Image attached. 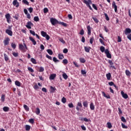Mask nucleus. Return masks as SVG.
<instances>
[{"label":"nucleus","mask_w":131,"mask_h":131,"mask_svg":"<svg viewBox=\"0 0 131 131\" xmlns=\"http://www.w3.org/2000/svg\"><path fill=\"white\" fill-rule=\"evenodd\" d=\"M83 3L84 4H85V5H86L88 8H89L90 10H93V8H92V7L90 5H92V4L91 0H88V1L83 0Z\"/></svg>","instance_id":"obj_1"},{"label":"nucleus","mask_w":131,"mask_h":131,"mask_svg":"<svg viewBox=\"0 0 131 131\" xmlns=\"http://www.w3.org/2000/svg\"><path fill=\"white\" fill-rule=\"evenodd\" d=\"M50 22L51 24L53 26L57 25V24H59V21L57 20L56 18H51L50 19Z\"/></svg>","instance_id":"obj_2"},{"label":"nucleus","mask_w":131,"mask_h":131,"mask_svg":"<svg viewBox=\"0 0 131 131\" xmlns=\"http://www.w3.org/2000/svg\"><path fill=\"white\" fill-rule=\"evenodd\" d=\"M41 35H42V36H43V37H46L47 40H49L50 39V36L48 35V34H47V32L43 31H41Z\"/></svg>","instance_id":"obj_3"},{"label":"nucleus","mask_w":131,"mask_h":131,"mask_svg":"<svg viewBox=\"0 0 131 131\" xmlns=\"http://www.w3.org/2000/svg\"><path fill=\"white\" fill-rule=\"evenodd\" d=\"M104 53L106 55V57L108 59H111V58H112V56L111 55V54H110V52L108 49H105Z\"/></svg>","instance_id":"obj_4"},{"label":"nucleus","mask_w":131,"mask_h":131,"mask_svg":"<svg viewBox=\"0 0 131 131\" xmlns=\"http://www.w3.org/2000/svg\"><path fill=\"white\" fill-rule=\"evenodd\" d=\"M19 49L23 52V53H25L26 52V50H25V46L22 44L18 45Z\"/></svg>","instance_id":"obj_5"},{"label":"nucleus","mask_w":131,"mask_h":131,"mask_svg":"<svg viewBox=\"0 0 131 131\" xmlns=\"http://www.w3.org/2000/svg\"><path fill=\"white\" fill-rule=\"evenodd\" d=\"M87 30H88V35H92V28L91 27V26L88 25L86 27Z\"/></svg>","instance_id":"obj_6"},{"label":"nucleus","mask_w":131,"mask_h":131,"mask_svg":"<svg viewBox=\"0 0 131 131\" xmlns=\"http://www.w3.org/2000/svg\"><path fill=\"white\" fill-rule=\"evenodd\" d=\"M79 107L80 108H82V104L80 102L77 103V106L76 107V109L77 111H79V110H80Z\"/></svg>","instance_id":"obj_7"},{"label":"nucleus","mask_w":131,"mask_h":131,"mask_svg":"<svg viewBox=\"0 0 131 131\" xmlns=\"http://www.w3.org/2000/svg\"><path fill=\"white\" fill-rule=\"evenodd\" d=\"M5 18L7 19L8 23H10V21H11V15L10 13H7L5 15Z\"/></svg>","instance_id":"obj_8"},{"label":"nucleus","mask_w":131,"mask_h":131,"mask_svg":"<svg viewBox=\"0 0 131 131\" xmlns=\"http://www.w3.org/2000/svg\"><path fill=\"white\" fill-rule=\"evenodd\" d=\"M3 42L4 43V46H8V45L10 43V39L9 37L6 38Z\"/></svg>","instance_id":"obj_9"},{"label":"nucleus","mask_w":131,"mask_h":131,"mask_svg":"<svg viewBox=\"0 0 131 131\" xmlns=\"http://www.w3.org/2000/svg\"><path fill=\"white\" fill-rule=\"evenodd\" d=\"M121 95H122V97L124 98V99H127L128 98V95L126 93H124L123 91L121 92Z\"/></svg>","instance_id":"obj_10"},{"label":"nucleus","mask_w":131,"mask_h":131,"mask_svg":"<svg viewBox=\"0 0 131 131\" xmlns=\"http://www.w3.org/2000/svg\"><path fill=\"white\" fill-rule=\"evenodd\" d=\"M124 33L126 35H127V34H130L131 29L129 28H126L124 31Z\"/></svg>","instance_id":"obj_11"},{"label":"nucleus","mask_w":131,"mask_h":131,"mask_svg":"<svg viewBox=\"0 0 131 131\" xmlns=\"http://www.w3.org/2000/svg\"><path fill=\"white\" fill-rule=\"evenodd\" d=\"M32 25H33V24H32L31 21H28L26 27L27 28H28V29H31V26Z\"/></svg>","instance_id":"obj_12"},{"label":"nucleus","mask_w":131,"mask_h":131,"mask_svg":"<svg viewBox=\"0 0 131 131\" xmlns=\"http://www.w3.org/2000/svg\"><path fill=\"white\" fill-rule=\"evenodd\" d=\"M112 7L114 8L115 13H117V6L116 5V3H115V2H113Z\"/></svg>","instance_id":"obj_13"},{"label":"nucleus","mask_w":131,"mask_h":131,"mask_svg":"<svg viewBox=\"0 0 131 131\" xmlns=\"http://www.w3.org/2000/svg\"><path fill=\"white\" fill-rule=\"evenodd\" d=\"M6 33L8 34V35H10V36H12L13 35V31H12L10 30L7 29L6 30Z\"/></svg>","instance_id":"obj_14"},{"label":"nucleus","mask_w":131,"mask_h":131,"mask_svg":"<svg viewBox=\"0 0 131 131\" xmlns=\"http://www.w3.org/2000/svg\"><path fill=\"white\" fill-rule=\"evenodd\" d=\"M106 77L107 80H111V78H112V76L110 73L106 74Z\"/></svg>","instance_id":"obj_15"},{"label":"nucleus","mask_w":131,"mask_h":131,"mask_svg":"<svg viewBox=\"0 0 131 131\" xmlns=\"http://www.w3.org/2000/svg\"><path fill=\"white\" fill-rule=\"evenodd\" d=\"M13 6H15L16 8H18L19 7V3L17 0H14L13 2Z\"/></svg>","instance_id":"obj_16"},{"label":"nucleus","mask_w":131,"mask_h":131,"mask_svg":"<svg viewBox=\"0 0 131 131\" xmlns=\"http://www.w3.org/2000/svg\"><path fill=\"white\" fill-rule=\"evenodd\" d=\"M29 39H30V40H31V41H32V42L33 45H34V46H35V45H36V41H35V40H34V39L33 38H32V37H30Z\"/></svg>","instance_id":"obj_17"},{"label":"nucleus","mask_w":131,"mask_h":131,"mask_svg":"<svg viewBox=\"0 0 131 131\" xmlns=\"http://www.w3.org/2000/svg\"><path fill=\"white\" fill-rule=\"evenodd\" d=\"M3 111H4V112H9V111H10V107L8 106H4L3 107Z\"/></svg>","instance_id":"obj_18"},{"label":"nucleus","mask_w":131,"mask_h":131,"mask_svg":"<svg viewBox=\"0 0 131 131\" xmlns=\"http://www.w3.org/2000/svg\"><path fill=\"white\" fill-rule=\"evenodd\" d=\"M91 49H92L91 47H84V50L85 52L86 53H90V51H91Z\"/></svg>","instance_id":"obj_19"},{"label":"nucleus","mask_w":131,"mask_h":131,"mask_svg":"<svg viewBox=\"0 0 131 131\" xmlns=\"http://www.w3.org/2000/svg\"><path fill=\"white\" fill-rule=\"evenodd\" d=\"M11 47L12 48V49H13V50H15L17 47V45H16V43L13 42L12 43H11Z\"/></svg>","instance_id":"obj_20"},{"label":"nucleus","mask_w":131,"mask_h":131,"mask_svg":"<svg viewBox=\"0 0 131 131\" xmlns=\"http://www.w3.org/2000/svg\"><path fill=\"white\" fill-rule=\"evenodd\" d=\"M83 106H84V108H88V107L89 106V103L87 101H84L83 102Z\"/></svg>","instance_id":"obj_21"},{"label":"nucleus","mask_w":131,"mask_h":131,"mask_svg":"<svg viewBox=\"0 0 131 131\" xmlns=\"http://www.w3.org/2000/svg\"><path fill=\"white\" fill-rule=\"evenodd\" d=\"M102 95L105 98H106V99H110V95H106V93L104 92H102Z\"/></svg>","instance_id":"obj_22"},{"label":"nucleus","mask_w":131,"mask_h":131,"mask_svg":"<svg viewBox=\"0 0 131 131\" xmlns=\"http://www.w3.org/2000/svg\"><path fill=\"white\" fill-rule=\"evenodd\" d=\"M4 56L5 60L6 61V62H8V61H9V56L6 53L4 54Z\"/></svg>","instance_id":"obj_23"},{"label":"nucleus","mask_w":131,"mask_h":131,"mask_svg":"<svg viewBox=\"0 0 131 131\" xmlns=\"http://www.w3.org/2000/svg\"><path fill=\"white\" fill-rule=\"evenodd\" d=\"M55 77H56V74H51L50 75L49 78L51 80H53L55 79Z\"/></svg>","instance_id":"obj_24"},{"label":"nucleus","mask_w":131,"mask_h":131,"mask_svg":"<svg viewBox=\"0 0 131 131\" xmlns=\"http://www.w3.org/2000/svg\"><path fill=\"white\" fill-rule=\"evenodd\" d=\"M58 57L59 60H63L64 59V55L62 54H59Z\"/></svg>","instance_id":"obj_25"},{"label":"nucleus","mask_w":131,"mask_h":131,"mask_svg":"<svg viewBox=\"0 0 131 131\" xmlns=\"http://www.w3.org/2000/svg\"><path fill=\"white\" fill-rule=\"evenodd\" d=\"M90 109L91 110H95V105H94V103L93 102L90 103Z\"/></svg>","instance_id":"obj_26"},{"label":"nucleus","mask_w":131,"mask_h":131,"mask_svg":"<svg viewBox=\"0 0 131 131\" xmlns=\"http://www.w3.org/2000/svg\"><path fill=\"white\" fill-rule=\"evenodd\" d=\"M15 84L17 86H21V83L20 82V81H19L18 80H16L15 81Z\"/></svg>","instance_id":"obj_27"},{"label":"nucleus","mask_w":131,"mask_h":131,"mask_svg":"<svg viewBox=\"0 0 131 131\" xmlns=\"http://www.w3.org/2000/svg\"><path fill=\"white\" fill-rule=\"evenodd\" d=\"M58 24L60 25H62V26H64V27H67V24L64 22L58 21Z\"/></svg>","instance_id":"obj_28"},{"label":"nucleus","mask_w":131,"mask_h":131,"mask_svg":"<svg viewBox=\"0 0 131 131\" xmlns=\"http://www.w3.org/2000/svg\"><path fill=\"white\" fill-rule=\"evenodd\" d=\"M24 108L25 110H26L27 111V112H28V111H29V107H28L27 106V105L24 104Z\"/></svg>","instance_id":"obj_29"},{"label":"nucleus","mask_w":131,"mask_h":131,"mask_svg":"<svg viewBox=\"0 0 131 131\" xmlns=\"http://www.w3.org/2000/svg\"><path fill=\"white\" fill-rule=\"evenodd\" d=\"M79 60H80V62L81 63H85V61L86 60H85V59L84 58L81 57V58H79Z\"/></svg>","instance_id":"obj_30"},{"label":"nucleus","mask_w":131,"mask_h":131,"mask_svg":"<svg viewBox=\"0 0 131 131\" xmlns=\"http://www.w3.org/2000/svg\"><path fill=\"white\" fill-rule=\"evenodd\" d=\"M31 61L32 62V63H33V64H37L36 60H35V59L33 58H31Z\"/></svg>","instance_id":"obj_31"},{"label":"nucleus","mask_w":131,"mask_h":131,"mask_svg":"<svg viewBox=\"0 0 131 131\" xmlns=\"http://www.w3.org/2000/svg\"><path fill=\"white\" fill-rule=\"evenodd\" d=\"M94 40H95V38L93 36L91 37L90 39V42L91 45H93V42H94Z\"/></svg>","instance_id":"obj_32"},{"label":"nucleus","mask_w":131,"mask_h":131,"mask_svg":"<svg viewBox=\"0 0 131 131\" xmlns=\"http://www.w3.org/2000/svg\"><path fill=\"white\" fill-rule=\"evenodd\" d=\"M35 113L36 114H37V115H38L40 113V110H39V108L38 107L36 108Z\"/></svg>","instance_id":"obj_33"},{"label":"nucleus","mask_w":131,"mask_h":131,"mask_svg":"<svg viewBox=\"0 0 131 131\" xmlns=\"http://www.w3.org/2000/svg\"><path fill=\"white\" fill-rule=\"evenodd\" d=\"M125 74L126 75H127V76H130L131 73H130V72H129V71L126 70L125 71Z\"/></svg>","instance_id":"obj_34"},{"label":"nucleus","mask_w":131,"mask_h":131,"mask_svg":"<svg viewBox=\"0 0 131 131\" xmlns=\"http://www.w3.org/2000/svg\"><path fill=\"white\" fill-rule=\"evenodd\" d=\"M28 70L29 71V72H31V73H33V72H34V70H33V69L31 67H28Z\"/></svg>","instance_id":"obj_35"},{"label":"nucleus","mask_w":131,"mask_h":131,"mask_svg":"<svg viewBox=\"0 0 131 131\" xmlns=\"http://www.w3.org/2000/svg\"><path fill=\"white\" fill-rule=\"evenodd\" d=\"M53 62H55V63H58V62H60L59 60L57 59V58L54 57L53 58Z\"/></svg>","instance_id":"obj_36"},{"label":"nucleus","mask_w":131,"mask_h":131,"mask_svg":"<svg viewBox=\"0 0 131 131\" xmlns=\"http://www.w3.org/2000/svg\"><path fill=\"white\" fill-rule=\"evenodd\" d=\"M104 17H105L106 21H109V20H110V18H109V16H108V14H107V13H104Z\"/></svg>","instance_id":"obj_37"},{"label":"nucleus","mask_w":131,"mask_h":131,"mask_svg":"<svg viewBox=\"0 0 131 131\" xmlns=\"http://www.w3.org/2000/svg\"><path fill=\"white\" fill-rule=\"evenodd\" d=\"M62 63L64 65H67V64H68V60L67 59H64L62 60Z\"/></svg>","instance_id":"obj_38"},{"label":"nucleus","mask_w":131,"mask_h":131,"mask_svg":"<svg viewBox=\"0 0 131 131\" xmlns=\"http://www.w3.org/2000/svg\"><path fill=\"white\" fill-rule=\"evenodd\" d=\"M39 72H43L45 71V68L42 67H40L39 69Z\"/></svg>","instance_id":"obj_39"},{"label":"nucleus","mask_w":131,"mask_h":131,"mask_svg":"<svg viewBox=\"0 0 131 131\" xmlns=\"http://www.w3.org/2000/svg\"><path fill=\"white\" fill-rule=\"evenodd\" d=\"M34 21H35V22H38V21H39V18L38 17V16H35L34 17Z\"/></svg>","instance_id":"obj_40"},{"label":"nucleus","mask_w":131,"mask_h":131,"mask_svg":"<svg viewBox=\"0 0 131 131\" xmlns=\"http://www.w3.org/2000/svg\"><path fill=\"white\" fill-rule=\"evenodd\" d=\"M50 90H51V93H54V92H55V91H56V88L53 87V86H51Z\"/></svg>","instance_id":"obj_41"},{"label":"nucleus","mask_w":131,"mask_h":131,"mask_svg":"<svg viewBox=\"0 0 131 131\" xmlns=\"http://www.w3.org/2000/svg\"><path fill=\"white\" fill-rule=\"evenodd\" d=\"M100 51L102 53H104V52H105V51H106V50H105V47H104V46H101L100 47Z\"/></svg>","instance_id":"obj_42"},{"label":"nucleus","mask_w":131,"mask_h":131,"mask_svg":"<svg viewBox=\"0 0 131 131\" xmlns=\"http://www.w3.org/2000/svg\"><path fill=\"white\" fill-rule=\"evenodd\" d=\"M47 52L49 54V55H53V51L51 49H48Z\"/></svg>","instance_id":"obj_43"},{"label":"nucleus","mask_w":131,"mask_h":131,"mask_svg":"<svg viewBox=\"0 0 131 131\" xmlns=\"http://www.w3.org/2000/svg\"><path fill=\"white\" fill-rule=\"evenodd\" d=\"M29 122L30 123H31L32 124H33L34 123V119H32V118L30 119L29 120Z\"/></svg>","instance_id":"obj_44"},{"label":"nucleus","mask_w":131,"mask_h":131,"mask_svg":"<svg viewBox=\"0 0 131 131\" xmlns=\"http://www.w3.org/2000/svg\"><path fill=\"white\" fill-rule=\"evenodd\" d=\"M79 34H80V35H83L84 34V30H83V29H82L80 31Z\"/></svg>","instance_id":"obj_45"},{"label":"nucleus","mask_w":131,"mask_h":131,"mask_svg":"<svg viewBox=\"0 0 131 131\" xmlns=\"http://www.w3.org/2000/svg\"><path fill=\"white\" fill-rule=\"evenodd\" d=\"M12 55L13 56H14V57H18V56H19V54L17 52L16 53L15 52L12 53Z\"/></svg>","instance_id":"obj_46"},{"label":"nucleus","mask_w":131,"mask_h":131,"mask_svg":"<svg viewBox=\"0 0 131 131\" xmlns=\"http://www.w3.org/2000/svg\"><path fill=\"white\" fill-rule=\"evenodd\" d=\"M31 127L29 125H26V130H30Z\"/></svg>","instance_id":"obj_47"},{"label":"nucleus","mask_w":131,"mask_h":131,"mask_svg":"<svg viewBox=\"0 0 131 131\" xmlns=\"http://www.w3.org/2000/svg\"><path fill=\"white\" fill-rule=\"evenodd\" d=\"M62 77L64 79H67V78H68V76L67 75V74H66V73H63L62 74Z\"/></svg>","instance_id":"obj_48"},{"label":"nucleus","mask_w":131,"mask_h":131,"mask_svg":"<svg viewBox=\"0 0 131 131\" xmlns=\"http://www.w3.org/2000/svg\"><path fill=\"white\" fill-rule=\"evenodd\" d=\"M23 3L27 6H29V3L28 1H27V0H23Z\"/></svg>","instance_id":"obj_49"},{"label":"nucleus","mask_w":131,"mask_h":131,"mask_svg":"<svg viewBox=\"0 0 131 131\" xmlns=\"http://www.w3.org/2000/svg\"><path fill=\"white\" fill-rule=\"evenodd\" d=\"M107 125L108 128H111L112 127V124H111V123L110 122H107Z\"/></svg>","instance_id":"obj_50"},{"label":"nucleus","mask_w":131,"mask_h":131,"mask_svg":"<svg viewBox=\"0 0 131 131\" xmlns=\"http://www.w3.org/2000/svg\"><path fill=\"white\" fill-rule=\"evenodd\" d=\"M92 18L95 23H99V20H98L96 17H93Z\"/></svg>","instance_id":"obj_51"},{"label":"nucleus","mask_w":131,"mask_h":131,"mask_svg":"<svg viewBox=\"0 0 131 131\" xmlns=\"http://www.w3.org/2000/svg\"><path fill=\"white\" fill-rule=\"evenodd\" d=\"M30 33H31V34H32V35H33V36H35V32H34V31H32L31 30H30Z\"/></svg>","instance_id":"obj_52"},{"label":"nucleus","mask_w":131,"mask_h":131,"mask_svg":"<svg viewBox=\"0 0 131 131\" xmlns=\"http://www.w3.org/2000/svg\"><path fill=\"white\" fill-rule=\"evenodd\" d=\"M108 63L110 64L111 66H113L114 64V63H113V61L111 60H108Z\"/></svg>","instance_id":"obj_53"},{"label":"nucleus","mask_w":131,"mask_h":131,"mask_svg":"<svg viewBox=\"0 0 131 131\" xmlns=\"http://www.w3.org/2000/svg\"><path fill=\"white\" fill-rule=\"evenodd\" d=\"M33 88H34V90H38V89H39V87L38 86V85H37V83H36L34 85Z\"/></svg>","instance_id":"obj_54"},{"label":"nucleus","mask_w":131,"mask_h":131,"mask_svg":"<svg viewBox=\"0 0 131 131\" xmlns=\"http://www.w3.org/2000/svg\"><path fill=\"white\" fill-rule=\"evenodd\" d=\"M1 101L2 102H5V95L2 94L1 96Z\"/></svg>","instance_id":"obj_55"},{"label":"nucleus","mask_w":131,"mask_h":131,"mask_svg":"<svg viewBox=\"0 0 131 131\" xmlns=\"http://www.w3.org/2000/svg\"><path fill=\"white\" fill-rule=\"evenodd\" d=\"M121 121H122L124 123L126 122V120H125V118H124V117H121Z\"/></svg>","instance_id":"obj_56"},{"label":"nucleus","mask_w":131,"mask_h":131,"mask_svg":"<svg viewBox=\"0 0 131 131\" xmlns=\"http://www.w3.org/2000/svg\"><path fill=\"white\" fill-rule=\"evenodd\" d=\"M61 102H62L63 103V104H65V103H66V98L62 97V98L61 99Z\"/></svg>","instance_id":"obj_57"},{"label":"nucleus","mask_w":131,"mask_h":131,"mask_svg":"<svg viewBox=\"0 0 131 131\" xmlns=\"http://www.w3.org/2000/svg\"><path fill=\"white\" fill-rule=\"evenodd\" d=\"M68 106L69 107V108H73V107H74V105H73V103H70L68 104Z\"/></svg>","instance_id":"obj_58"},{"label":"nucleus","mask_w":131,"mask_h":131,"mask_svg":"<svg viewBox=\"0 0 131 131\" xmlns=\"http://www.w3.org/2000/svg\"><path fill=\"white\" fill-rule=\"evenodd\" d=\"M59 40L60 41V42H62V43H66L65 40H64L63 38H60Z\"/></svg>","instance_id":"obj_59"},{"label":"nucleus","mask_w":131,"mask_h":131,"mask_svg":"<svg viewBox=\"0 0 131 131\" xmlns=\"http://www.w3.org/2000/svg\"><path fill=\"white\" fill-rule=\"evenodd\" d=\"M48 12H49V9L47 8H44L43 13H45L46 14V13H48Z\"/></svg>","instance_id":"obj_60"},{"label":"nucleus","mask_w":131,"mask_h":131,"mask_svg":"<svg viewBox=\"0 0 131 131\" xmlns=\"http://www.w3.org/2000/svg\"><path fill=\"white\" fill-rule=\"evenodd\" d=\"M28 11L30 12V13H32V12H33V8L32 7H30L28 8Z\"/></svg>","instance_id":"obj_61"},{"label":"nucleus","mask_w":131,"mask_h":131,"mask_svg":"<svg viewBox=\"0 0 131 131\" xmlns=\"http://www.w3.org/2000/svg\"><path fill=\"white\" fill-rule=\"evenodd\" d=\"M104 31H105V32H109V29H108V28H107L106 26H104Z\"/></svg>","instance_id":"obj_62"},{"label":"nucleus","mask_w":131,"mask_h":131,"mask_svg":"<svg viewBox=\"0 0 131 131\" xmlns=\"http://www.w3.org/2000/svg\"><path fill=\"white\" fill-rule=\"evenodd\" d=\"M121 125L123 128H127V126H126L123 123H121Z\"/></svg>","instance_id":"obj_63"},{"label":"nucleus","mask_w":131,"mask_h":131,"mask_svg":"<svg viewBox=\"0 0 131 131\" xmlns=\"http://www.w3.org/2000/svg\"><path fill=\"white\" fill-rule=\"evenodd\" d=\"M127 38H128V39H129V40H131V34H130L127 36Z\"/></svg>","instance_id":"obj_64"}]
</instances>
